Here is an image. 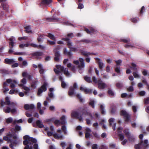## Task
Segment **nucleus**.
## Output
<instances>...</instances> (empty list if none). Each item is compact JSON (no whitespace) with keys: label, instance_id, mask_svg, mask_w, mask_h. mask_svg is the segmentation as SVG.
<instances>
[{"label":"nucleus","instance_id":"obj_1","mask_svg":"<svg viewBox=\"0 0 149 149\" xmlns=\"http://www.w3.org/2000/svg\"><path fill=\"white\" fill-rule=\"evenodd\" d=\"M78 110L82 114H80L77 112L73 111L71 113L72 116V117L78 119L80 121H83V116L87 115L89 112L88 111L84 108L81 107H79Z\"/></svg>","mask_w":149,"mask_h":149},{"label":"nucleus","instance_id":"obj_2","mask_svg":"<svg viewBox=\"0 0 149 149\" xmlns=\"http://www.w3.org/2000/svg\"><path fill=\"white\" fill-rule=\"evenodd\" d=\"M60 120V121L58 120H55L54 122V124L57 126L59 125L60 124L63 125L62 126L61 130L63 132L64 134L65 135H67L68 134L67 132L66 126L65 125L66 123L65 116L64 115L62 116L61 117Z\"/></svg>","mask_w":149,"mask_h":149},{"label":"nucleus","instance_id":"obj_3","mask_svg":"<svg viewBox=\"0 0 149 149\" xmlns=\"http://www.w3.org/2000/svg\"><path fill=\"white\" fill-rule=\"evenodd\" d=\"M149 147V145L148 144L147 140H145L144 142L141 140L140 143L135 145L134 148L135 149H141V148H143L145 149Z\"/></svg>","mask_w":149,"mask_h":149},{"label":"nucleus","instance_id":"obj_4","mask_svg":"<svg viewBox=\"0 0 149 149\" xmlns=\"http://www.w3.org/2000/svg\"><path fill=\"white\" fill-rule=\"evenodd\" d=\"M31 138L27 135H25L23 137V138L24 140L23 141V143L24 145L25 146L24 149H32L33 147L31 146H29L28 145L29 141H30L29 140L31 139Z\"/></svg>","mask_w":149,"mask_h":149},{"label":"nucleus","instance_id":"obj_5","mask_svg":"<svg viewBox=\"0 0 149 149\" xmlns=\"http://www.w3.org/2000/svg\"><path fill=\"white\" fill-rule=\"evenodd\" d=\"M9 40L10 41V42H9V44L10 45L9 48L10 49L8 51V53L9 54H11L14 52L13 49L14 46V41L15 40V38L14 37L12 36L9 39Z\"/></svg>","mask_w":149,"mask_h":149},{"label":"nucleus","instance_id":"obj_6","mask_svg":"<svg viewBox=\"0 0 149 149\" xmlns=\"http://www.w3.org/2000/svg\"><path fill=\"white\" fill-rule=\"evenodd\" d=\"M131 67L130 68L133 70L135 71V72H133L132 74L134 77L135 78H140V75L138 74V72L137 71V68H136V65L133 63L131 64Z\"/></svg>","mask_w":149,"mask_h":149},{"label":"nucleus","instance_id":"obj_7","mask_svg":"<svg viewBox=\"0 0 149 149\" xmlns=\"http://www.w3.org/2000/svg\"><path fill=\"white\" fill-rule=\"evenodd\" d=\"M120 115L124 117L125 122H128L130 120V115H129L125 111L121 110L120 112Z\"/></svg>","mask_w":149,"mask_h":149},{"label":"nucleus","instance_id":"obj_8","mask_svg":"<svg viewBox=\"0 0 149 149\" xmlns=\"http://www.w3.org/2000/svg\"><path fill=\"white\" fill-rule=\"evenodd\" d=\"M73 63L76 65H79L78 67L79 68H84L85 66L84 60L82 58H79V61L76 60L74 61Z\"/></svg>","mask_w":149,"mask_h":149},{"label":"nucleus","instance_id":"obj_9","mask_svg":"<svg viewBox=\"0 0 149 149\" xmlns=\"http://www.w3.org/2000/svg\"><path fill=\"white\" fill-rule=\"evenodd\" d=\"M77 84L76 83H74L73 84V86H70L68 92V95L70 96L74 94L75 90L77 89Z\"/></svg>","mask_w":149,"mask_h":149},{"label":"nucleus","instance_id":"obj_10","mask_svg":"<svg viewBox=\"0 0 149 149\" xmlns=\"http://www.w3.org/2000/svg\"><path fill=\"white\" fill-rule=\"evenodd\" d=\"M47 83L45 82L41 86V87L38 89V95H39L42 93L43 91H45L47 90Z\"/></svg>","mask_w":149,"mask_h":149},{"label":"nucleus","instance_id":"obj_11","mask_svg":"<svg viewBox=\"0 0 149 149\" xmlns=\"http://www.w3.org/2000/svg\"><path fill=\"white\" fill-rule=\"evenodd\" d=\"M54 52L55 56L54 60L56 62H58L60 56V54L59 52L58 48H55L54 50Z\"/></svg>","mask_w":149,"mask_h":149},{"label":"nucleus","instance_id":"obj_12","mask_svg":"<svg viewBox=\"0 0 149 149\" xmlns=\"http://www.w3.org/2000/svg\"><path fill=\"white\" fill-rule=\"evenodd\" d=\"M95 60L96 61V62L98 65V66L99 69L102 71L103 68L104 63L102 62L101 59L98 58H95Z\"/></svg>","mask_w":149,"mask_h":149},{"label":"nucleus","instance_id":"obj_13","mask_svg":"<svg viewBox=\"0 0 149 149\" xmlns=\"http://www.w3.org/2000/svg\"><path fill=\"white\" fill-rule=\"evenodd\" d=\"M61 39L63 40L66 41L67 45L69 48L72 46V42L70 39L69 38H63Z\"/></svg>","mask_w":149,"mask_h":149},{"label":"nucleus","instance_id":"obj_14","mask_svg":"<svg viewBox=\"0 0 149 149\" xmlns=\"http://www.w3.org/2000/svg\"><path fill=\"white\" fill-rule=\"evenodd\" d=\"M52 0H41L40 5L47 6L52 2Z\"/></svg>","mask_w":149,"mask_h":149},{"label":"nucleus","instance_id":"obj_15","mask_svg":"<svg viewBox=\"0 0 149 149\" xmlns=\"http://www.w3.org/2000/svg\"><path fill=\"white\" fill-rule=\"evenodd\" d=\"M98 87L100 89H104L106 86V84L102 82L100 79H99Z\"/></svg>","mask_w":149,"mask_h":149},{"label":"nucleus","instance_id":"obj_16","mask_svg":"<svg viewBox=\"0 0 149 149\" xmlns=\"http://www.w3.org/2000/svg\"><path fill=\"white\" fill-rule=\"evenodd\" d=\"M81 53L82 55L86 56H88L90 55H96L97 54V53H93L91 52H87L85 51H83L82 50L81 51Z\"/></svg>","mask_w":149,"mask_h":149},{"label":"nucleus","instance_id":"obj_17","mask_svg":"<svg viewBox=\"0 0 149 149\" xmlns=\"http://www.w3.org/2000/svg\"><path fill=\"white\" fill-rule=\"evenodd\" d=\"M15 62L13 59H10L8 58H6L4 59V63L8 65H11L14 63Z\"/></svg>","mask_w":149,"mask_h":149},{"label":"nucleus","instance_id":"obj_18","mask_svg":"<svg viewBox=\"0 0 149 149\" xmlns=\"http://www.w3.org/2000/svg\"><path fill=\"white\" fill-rule=\"evenodd\" d=\"M22 75L24 77H26L29 81H31L32 76L27 74V72H23L22 73Z\"/></svg>","mask_w":149,"mask_h":149},{"label":"nucleus","instance_id":"obj_19","mask_svg":"<svg viewBox=\"0 0 149 149\" xmlns=\"http://www.w3.org/2000/svg\"><path fill=\"white\" fill-rule=\"evenodd\" d=\"M24 107L25 109L28 110L30 109H34L35 108V107L34 105L33 104L29 105L27 104H25L24 105Z\"/></svg>","mask_w":149,"mask_h":149},{"label":"nucleus","instance_id":"obj_20","mask_svg":"<svg viewBox=\"0 0 149 149\" xmlns=\"http://www.w3.org/2000/svg\"><path fill=\"white\" fill-rule=\"evenodd\" d=\"M45 19L46 20L48 21L49 22H58L59 20V19L57 18H56L54 17H51L46 18H45Z\"/></svg>","mask_w":149,"mask_h":149},{"label":"nucleus","instance_id":"obj_21","mask_svg":"<svg viewBox=\"0 0 149 149\" xmlns=\"http://www.w3.org/2000/svg\"><path fill=\"white\" fill-rule=\"evenodd\" d=\"M85 137L86 139L89 138L91 135L90 132H91V130L89 128H86V129Z\"/></svg>","mask_w":149,"mask_h":149},{"label":"nucleus","instance_id":"obj_22","mask_svg":"<svg viewBox=\"0 0 149 149\" xmlns=\"http://www.w3.org/2000/svg\"><path fill=\"white\" fill-rule=\"evenodd\" d=\"M31 55L33 56H41L43 55V53L42 52L37 51L32 53Z\"/></svg>","mask_w":149,"mask_h":149},{"label":"nucleus","instance_id":"obj_23","mask_svg":"<svg viewBox=\"0 0 149 149\" xmlns=\"http://www.w3.org/2000/svg\"><path fill=\"white\" fill-rule=\"evenodd\" d=\"M39 72L40 74H43L45 72V70L43 68L42 65L41 64H39L38 65Z\"/></svg>","mask_w":149,"mask_h":149},{"label":"nucleus","instance_id":"obj_24","mask_svg":"<svg viewBox=\"0 0 149 149\" xmlns=\"http://www.w3.org/2000/svg\"><path fill=\"white\" fill-rule=\"evenodd\" d=\"M1 7H2L3 9L6 11L8 10V5L5 2H3L1 3Z\"/></svg>","mask_w":149,"mask_h":149},{"label":"nucleus","instance_id":"obj_25","mask_svg":"<svg viewBox=\"0 0 149 149\" xmlns=\"http://www.w3.org/2000/svg\"><path fill=\"white\" fill-rule=\"evenodd\" d=\"M12 81V80L11 79H6V82L3 83V88L6 87L8 86L7 83H10Z\"/></svg>","mask_w":149,"mask_h":149},{"label":"nucleus","instance_id":"obj_26","mask_svg":"<svg viewBox=\"0 0 149 149\" xmlns=\"http://www.w3.org/2000/svg\"><path fill=\"white\" fill-rule=\"evenodd\" d=\"M38 82V80H33L32 81L31 85L32 88L34 89L36 88V86Z\"/></svg>","mask_w":149,"mask_h":149},{"label":"nucleus","instance_id":"obj_27","mask_svg":"<svg viewBox=\"0 0 149 149\" xmlns=\"http://www.w3.org/2000/svg\"><path fill=\"white\" fill-rule=\"evenodd\" d=\"M36 124L40 128H43L44 127V125L42 123V122L39 120L36 121Z\"/></svg>","mask_w":149,"mask_h":149},{"label":"nucleus","instance_id":"obj_28","mask_svg":"<svg viewBox=\"0 0 149 149\" xmlns=\"http://www.w3.org/2000/svg\"><path fill=\"white\" fill-rule=\"evenodd\" d=\"M53 136L56 139H63V137L62 135H59L58 134H54Z\"/></svg>","mask_w":149,"mask_h":149},{"label":"nucleus","instance_id":"obj_29","mask_svg":"<svg viewBox=\"0 0 149 149\" xmlns=\"http://www.w3.org/2000/svg\"><path fill=\"white\" fill-rule=\"evenodd\" d=\"M129 141L130 142H133L135 141V138L133 136L130 135L127 137Z\"/></svg>","mask_w":149,"mask_h":149},{"label":"nucleus","instance_id":"obj_30","mask_svg":"<svg viewBox=\"0 0 149 149\" xmlns=\"http://www.w3.org/2000/svg\"><path fill=\"white\" fill-rule=\"evenodd\" d=\"M43 36V34H41L38 36L37 39L38 42L40 43L42 42V40L44 38Z\"/></svg>","mask_w":149,"mask_h":149},{"label":"nucleus","instance_id":"obj_31","mask_svg":"<svg viewBox=\"0 0 149 149\" xmlns=\"http://www.w3.org/2000/svg\"><path fill=\"white\" fill-rule=\"evenodd\" d=\"M84 79L88 83H91L92 82L91 77L87 76H84Z\"/></svg>","mask_w":149,"mask_h":149},{"label":"nucleus","instance_id":"obj_32","mask_svg":"<svg viewBox=\"0 0 149 149\" xmlns=\"http://www.w3.org/2000/svg\"><path fill=\"white\" fill-rule=\"evenodd\" d=\"M93 41H91V40H88V39H84L78 41L79 42H83L86 43H91Z\"/></svg>","mask_w":149,"mask_h":149},{"label":"nucleus","instance_id":"obj_33","mask_svg":"<svg viewBox=\"0 0 149 149\" xmlns=\"http://www.w3.org/2000/svg\"><path fill=\"white\" fill-rule=\"evenodd\" d=\"M100 110L101 112V113L102 115L105 114V111H104V107L102 105H101L100 107Z\"/></svg>","mask_w":149,"mask_h":149},{"label":"nucleus","instance_id":"obj_34","mask_svg":"<svg viewBox=\"0 0 149 149\" xmlns=\"http://www.w3.org/2000/svg\"><path fill=\"white\" fill-rule=\"evenodd\" d=\"M26 32L27 33H29L31 32V28L29 26H27L24 27Z\"/></svg>","mask_w":149,"mask_h":149},{"label":"nucleus","instance_id":"obj_35","mask_svg":"<svg viewBox=\"0 0 149 149\" xmlns=\"http://www.w3.org/2000/svg\"><path fill=\"white\" fill-rule=\"evenodd\" d=\"M47 36L52 40L54 41H55L56 40V38L54 35L50 33H48V34Z\"/></svg>","mask_w":149,"mask_h":149},{"label":"nucleus","instance_id":"obj_36","mask_svg":"<svg viewBox=\"0 0 149 149\" xmlns=\"http://www.w3.org/2000/svg\"><path fill=\"white\" fill-rule=\"evenodd\" d=\"M64 54L67 56H71L72 55L71 53L70 52H68L66 48L64 49L63 51Z\"/></svg>","mask_w":149,"mask_h":149},{"label":"nucleus","instance_id":"obj_37","mask_svg":"<svg viewBox=\"0 0 149 149\" xmlns=\"http://www.w3.org/2000/svg\"><path fill=\"white\" fill-rule=\"evenodd\" d=\"M19 86H20L22 87V88L26 91H29L30 90V89L28 87L24 86V85L23 84H19Z\"/></svg>","mask_w":149,"mask_h":149},{"label":"nucleus","instance_id":"obj_38","mask_svg":"<svg viewBox=\"0 0 149 149\" xmlns=\"http://www.w3.org/2000/svg\"><path fill=\"white\" fill-rule=\"evenodd\" d=\"M116 110V106H112L111 111V112L112 114H114Z\"/></svg>","mask_w":149,"mask_h":149},{"label":"nucleus","instance_id":"obj_39","mask_svg":"<svg viewBox=\"0 0 149 149\" xmlns=\"http://www.w3.org/2000/svg\"><path fill=\"white\" fill-rule=\"evenodd\" d=\"M56 67L57 69L60 70L62 72L63 71L64 69L63 66H62L60 65H57L56 66Z\"/></svg>","mask_w":149,"mask_h":149},{"label":"nucleus","instance_id":"obj_40","mask_svg":"<svg viewBox=\"0 0 149 149\" xmlns=\"http://www.w3.org/2000/svg\"><path fill=\"white\" fill-rule=\"evenodd\" d=\"M107 93L111 96H113L114 95V93L111 89H109Z\"/></svg>","mask_w":149,"mask_h":149},{"label":"nucleus","instance_id":"obj_41","mask_svg":"<svg viewBox=\"0 0 149 149\" xmlns=\"http://www.w3.org/2000/svg\"><path fill=\"white\" fill-rule=\"evenodd\" d=\"M11 108L7 106L6 109H3V111L6 113H8L10 112Z\"/></svg>","mask_w":149,"mask_h":149},{"label":"nucleus","instance_id":"obj_42","mask_svg":"<svg viewBox=\"0 0 149 149\" xmlns=\"http://www.w3.org/2000/svg\"><path fill=\"white\" fill-rule=\"evenodd\" d=\"M6 101L5 102V104L9 105L10 102L9 100L8 97H6L5 98Z\"/></svg>","mask_w":149,"mask_h":149},{"label":"nucleus","instance_id":"obj_43","mask_svg":"<svg viewBox=\"0 0 149 149\" xmlns=\"http://www.w3.org/2000/svg\"><path fill=\"white\" fill-rule=\"evenodd\" d=\"M13 54L17 55H27L26 53L25 52H15Z\"/></svg>","mask_w":149,"mask_h":149},{"label":"nucleus","instance_id":"obj_44","mask_svg":"<svg viewBox=\"0 0 149 149\" xmlns=\"http://www.w3.org/2000/svg\"><path fill=\"white\" fill-rule=\"evenodd\" d=\"M13 119L12 118L10 117L7 118L6 120V122L7 124L10 123H12Z\"/></svg>","mask_w":149,"mask_h":149},{"label":"nucleus","instance_id":"obj_45","mask_svg":"<svg viewBox=\"0 0 149 149\" xmlns=\"http://www.w3.org/2000/svg\"><path fill=\"white\" fill-rule=\"evenodd\" d=\"M120 41L124 43H128L130 42V39H121L120 40Z\"/></svg>","mask_w":149,"mask_h":149},{"label":"nucleus","instance_id":"obj_46","mask_svg":"<svg viewBox=\"0 0 149 149\" xmlns=\"http://www.w3.org/2000/svg\"><path fill=\"white\" fill-rule=\"evenodd\" d=\"M15 130L16 131L18 132L17 131L21 130V127L18 125H16L15 127Z\"/></svg>","mask_w":149,"mask_h":149},{"label":"nucleus","instance_id":"obj_47","mask_svg":"<svg viewBox=\"0 0 149 149\" xmlns=\"http://www.w3.org/2000/svg\"><path fill=\"white\" fill-rule=\"evenodd\" d=\"M116 87L118 88H120L123 86V83H122L118 82L116 84Z\"/></svg>","mask_w":149,"mask_h":149},{"label":"nucleus","instance_id":"obj_48","mask_svg":"<svg viewBox=\"0 0 149 149\" xmlns=\"http://www.w3.org/2000/svg\"><path fill=\"white\" fill-rule=\"evenodd\" d=\"M84 92L86 94L91 93L92 92V90L91 89H87L86 88Z\"/></svg>","mask_w":149,"mask_h":149},{"label":"nucleus","instance_id":"obj_49","mask_svg":"<svg viewBox=\"0 0 149 149\" xmlns=\"http://www.w3.org/2000/svg\"><path fill=\"white\" fill-rule=\"evenodd\" d=\"M95 102L94 100H91L89 103V105L91 106L93 108H95Z\"/></svg>","mask_w":149,"mask_h":149},{"label":"nucleus","instance_id":"obj_50","mask_svg":"<svg viewBox=\"0 0 149 149\" xmlns=\"http://www.w3.org/2000/svg\"><path fill=\"white\" fill-rule=\"evenodd\" d=\"M90 31L91 35H92V34H95L97 32V31L93 28H91L90 29Z\"/></svg>","mask_w":149,"mask_h":149},{"label":"nucleus","instance_id":"obj_51","mask_svg":"<svg viewBox=\"0 0 149 149\" xmlns=\"http://www.w3.org/2000/svg\"><path fill=\"white\" fill-rule=\"evenodd\" d=\"M64 74L67 76H69L70 75V73L68 71V69L67 68H64L63 71Z\"/></svg>","mask_w":149,"mask_h":149},{"label":"nucleus","instance_id":"obj_52","mask_svg":"<svg viewBox=\"0 0 149 149\" xmlns=\"http://www.w3.org/2000/svg\"><path fill=\"white\" fill-rule=\"evenodd\" d=\"M123 132L124 133L125 135L127 137L130 135L128 129H126L124 130L123 131Z\"/></svg>","mask_w":149,"mask_h":149},{"label":"nucleus","instance_id":"obj_53","mask_svg":"<svg viewBox=\"0 0 149 149\" xmlns=\"http://www.w3.org/2000/svg\"><path fill=\"white\" fill-rule=\"evenodd\" d=\"M76 97L79 100L80 102H83V99L81 98L79 94H77L76 95Z\"/></svg>","mask_w":149,"mask_h":149},{"label":"nucleus","instance_id":"obj_54","mask_svg":"<svg viewBox=\"0 0 149 149\" xmlns=\"http://www.w3.org/2000/svg\"><path fill=\"white\" fill-rule=\"evenodd\" d=\"M92 79L93 82L95 84L98 83L99 82V79L97 80L95 76H93L92 77Z\"/></svg>","mask_w":149,"mask_h":149},{"label":"nucleus","instance_id":"obj_55","mask_svg":"<svg viewBox=\"0 0 149 149\" xmlns=\"http://www.w3.org/2000/svg\"><path fill=\"white\" fill-rule=\"evenodd\" d=\"M22 119H21L18 120H14L13 122V124L14 125L16 123H21L22 122Z\"/></svg>","mask_w":149,"mask_h":149},{"label":"nucleus","instance_id":"obj_56","mask_svg":"<svg viewBox=\"0 0 149 149\" xmlns=\"http://www.w3.org/2000/svg\"><path fill=\"white\" fill-rule=\"evenodd\" d=\"M118 136L120 140L121 141H122L124 139V136L123 134H119Z\"/></svg>","mask_w":149,"mask_h":149},{"label":"nucleus","instance_id":"obj_57","mask_svg":"<svg viewBox=\"0 0 149 149\" xmlns=\"http://www.w3.org/2000/svg\"><path fill=\"white\" fill-rule=\"evenodd\" d=\"M12 108H14L15 107L16 104L13 102H10L9 105H8Z\"/></svg>","mask_w":149,"mask_h":149},{"label":"nucleus","instance_id":"obj_58","mask_svg":"<svg viewBox=\"0 0 149 149\" xmlns=\"http://www.w3.org/2000/svg\"><path fill=\"white\" fill-rule=\"evenodd\" d=\"M67 84L63 81H62L61 83V87L63 88H65Z\"/></svg>","mask_w":149,"mask_h":149},{"label":"nucleus","instance_id":"obj_59","mask_svg":"<svg viewBox=\"0 0 149 149\" xmlns=\"http://www.w3.org/2000/svg\"><path fill=\"white\" fill-rule=\"evenodd\" d=\"M127 91L129 92H132L134 91V88L133 86H130L127 89Z\"/></svg>","mask_w":149,"mask_h":149},{"label":"nucleus","instance_id":"obj_60","mask_svg":"<svg viewBox=\"0 0 149 149\" xmlns=\"http://www.w3.org/2000/svg\"><path fill=\"white\" fill-rule=\"evenodd\" d=\"M124 47L125 48H129V47H131V48L134 47V46L133 45H130L128 44H125L124 45Z\"/></svg>","mask_w":149,"mask_h":149},{"label":"nucleus","instance_id":"obj_61","mask_svg":"<svg viewBox=\"0 0 149 149\" xmlns=\"http://www.w3.org/2000/svg\"><path fill=\"white\" fill-rule=\"evenodd\" d=\"M69 48L71 51L73 52H77V49L75 47H72V46Z\"/></svg>","mask_w":149,"mask_h":149},{"label":"nucleus","instance_id":"obj_62","mask_svg":"<svg viewBox=\"0 0 149 149\" xmlns=\"http://www.w3.org/2000/svg\"><path fill=\"white\" fill-rule=\"evenodd\" d=\"M26 77H24L22 79L21 81V82L22 83V84H23L24 85V84H25L26 83Z\"/></svg>","mask_w":149,"mask_h":149},{"label":"nucleus","instance_id":"obj_63","mask_svg":"<svg viewBox=\"0 0 149 149\" xmlns=\"http://www.w3.org/2000/svg\"><path fill=\"white\" fill-rule=\"evenodd\" d=\"M144 102L145 104H148L149 103V97L145 98Z\"/></svg>","mask_w":149,"mask_h":149},{"label":"nucleus","instance_id":"obj_64","mask_svg":"<svg viewBox=\"0 0 149 149\" xmlns=\"http://www.w3.org/2000/svg\"><path fill=\"white\" fill-rule=\"evenodd\" d=\"M92 149H97V145L96 144H93L92 145L91 147Z\"/></svg>","mask_w":149,"mask_h":149}]
</instances>
